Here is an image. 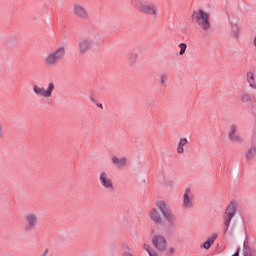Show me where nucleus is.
I'll use <instances>...</instances> for the list:
<instances>
[{
	"mask_svg": "<svg viewBox=\"0 0 256 256\" xmlns=\"http://www.w3.org/2000/svg\"><path fill=\"white\" fill-rule=\"evenodd\" d=\"M78 49L80 55H85L87 51H91L93 49V40L91 38H82L78 42Z\"/></svg>",
	"mask_w": 256,
	"mask_h": 256,
	"instance_id": "obj_13",
	"label": "nucleus"
},
{
	"mask_svg": "<svg viewBox=\"0 0 256 256\" xmlns=\"http://www.w3.org/2000/svg\"><path fill=\"white\" fill-rule=\"evenodd\" d=\"M149 217L156 225H163V218H161V214H159L157 208H153L149 212Z\"/></svg>",
	"mask_w": 256,
	"mask_h": 256,
	"instance_id": "obj_15",
	"label": "nucleus"
},
{
	"mask_svg": "<svg viewBox=\"0 0 256 256\" xmlns=\"http://www.w3.org/2000/svg\"><path fill=\"white\" fill-rule=\"evenodd\" d=\"M130 5L144 15H151L152 17H157L158 12L157 6H155V4L143 2L141 0H130Z\"/></svg>",
	"mask_w": 256,
	"mask_h": 256,
	"instance_id": "obj_4",
	"label": "nucleus"
},
{
	"mask_svg": "<svg viewBox=\"0 0 256 256\" xmlns=\"http://www.w3.org/2000/svg\"><path fill=\"white\" fill-rule=\"evenodd\" d=\"M180 51H179V55H185V51H187V44L186 43H180L178 45Z\"/></svg>",
	"mask_w": 256,
	"mask_h": 256,
	"instance_id": "obj_25",
	"label": "nucleus"
},
{
	"mask_svg": "<svg viewBox=\"0 0 256 256\" xmlns=\"http://www.w3.org/2000/svg\"><path fill=\"white\" fill-rule=\"evenodd\" d=\"M6 43H7V45H9V40H7V42H6Z\"/></svg>",
	"mask_w": 256,
	"mask_h": 256,
	"instance_id": "obj_35",
	"label": "nucleus"
},
{
	"mask_svg": "<svg viewBox=\"0 0 256 256\" xmlns=\"http://www.w3.org/2000/svg\"><path fill=\"white\" fill-rule=\"evenodd\" d=\"M149 256H159V254H157L156 251L154 250L153 252H150Z\"/></svg>",
	"mask_w": 256,
	"mask_h": 256,
	"instance_id": "obj_28",
	"label": "nucleus"
},
{
	"mask_svg": "<svg viewBox=\"0 0 256 256\" xmlns=\"http://www.w3.org/2000/svg\"><path fill=\"white\" fill-rule=\"evenodd\" d=\"M32 91L36 97H45V99H51L53 92L55 91V84L49 82L47 88H43L37 84L32 86Z\"/></svg>",
	"mask_w": 256,
	"mask_h": 256,
	"instance_id": "obj_6",
	"label": "nucleus"
},
{
	"mask_svg": "<svg viewBox=\"0 0 256 256\" xmlns=\"http://www.w3.org/2000/svg\"><path fill=\"white\" fill-rule=\"evenodd\" d=\"M12 41H13V43H15V41H17V39L16 38H12Z\"/></svg>",
	"mask_w": 256,
	"mask_h": 256,
	"instance_id": "obj_33",
	"label": "nucleus"
},
{
	"mask_svg": "<svg viewBox=\"0 0 256 256\" xmlns=\"http://www.w3.org/2000/svg\"><path fill=\"white\" fill-rule=\"evenodd\" d=\"M245 157H246L247 161H255L256 147L255 146H250V148H248L246 150Z\"/></svg>",
	"mask_w": 256,
	"mask_h": 256,
	"instance_id": "obj_20",
	"label": "nucleus"
},
{
	"mask_svg": "<svg viewBox=\"0 0 256 256\" xmlns=\"http://www.w3.org/2000/svg\"><path fill=\"white\" fill-rule=\"evenodd\" d=\"M239 100L241 101V103H249V101H251V95H249V93L247 92H242L239 95Z\"/></svg>",
	"mask_w": 256,
	"mask_h": 256,
	"instance_id": "obj_24",
	"label": "nucleus"
},
{
	"mask_svg": "<svg viewBox=\"0 0 256 256\" xmlns=\"http://www.w3.org/2000/svg\"><path fill=\"white\" fill-rule=\"evenodd\" d=\"M67 56V48L65 46H58L52 51L48 52L44 57V65L47 67H57L61 61Z\"/></svg>",
	"mask_w": 256,
	"mask_h": 256,
	"instance_id": "obj_2",
	"label": "nucleus"
},
{
	"mask_svg": "<svg viewBox=\"0 0 256 256\" xmlns=\"http://www.w3.org/2000/svg\"><path fill=\"white\" fill-rule=\"evenodd\" d=\"M239 209V203L235 200L231 201L223 214V223H224V233L229 231V227H231V221L235 218L237 210Z\"/></svg>",
	"mask_w": 256,
	"mask_h": 256,
	"instance_id": "obj_3",
	"label": "nucleus"
},
{
	"mask_svg": "<svg viewBox=\"0 0 256 256\" xmlns=\"http://www.w3.org/2000/svg\"><path fill=\"white\" fill-rule=\"evenodd\" d=\"M111 161L112 165L117 169H125V167H127V163H129V158H127V156H123L121 158L112 156Z\"/></svg>",
	"mask_w": 256,
	"mask_h": 256,
	"instance_id": "obj_14",
	"label": "nucleus"
},
{
	"mask_svg": "<svg viewBox=\"0 0 256 256\" xmlns=\"http://www.w3.org/2000/svg\"><path fill=\"white\" fill-rule=\"evenodd\" d=\"M189 143V140L187 138H180L177 146H176V152L178 155H183L185 153V147H187V144Z\"/></svg>",
	"mask_w": 256,
	"mask_h": 256,
	"instance_id": "obj_16",
	"label": "nucleus"
},
{
	"mask_svg": "<svg viewBox=\"0 0 256 256\" xmlns=\"http://www.w3.org/2000/svg\"><path fill=\"white\" fill-rule=\"evenodd\" d=\"M39 224V216L36 213H27L24 216V232L33 233Z\"/></svg>",
	"mask_w": 256,
	"mask_h": 256,
	"instance_id": "obj_7",
	"label": "nucleus"
},
{
	"mask_svg": "<svg viewBox=\"0 0 256 256\" xmlns=\"http://www.w3.org/2000/svg\"><path fill=\"white\" fill-rule=\"evenodd\" d=\"M239 131V126L237 124H231L228 131V139L231 143L241 145L243 143V138L237 133Z\"/></svg>",
	"mask_w": 256,
	"mask_h": 256,
	"instance_id": "obj_11",
	"label": "nucleus"
},
{
	"mask_svg": "<svg viewBox=\"0 0 256 256\" xmlns=\"http://www.w3.org/2000/svg\"><path fill=\"white\" fill-rule=\"evenodd\" d=\"M192 23L198 25L201 31L209 33L211 31V15L203 9H197L192 12Z\"/></svg>",
	"mask_w": 256,
	"mask_h": 256,
	"instance_id": "obj_1",
	"label": "nucleus"
},
{
	"mask_svg": "<svg viewBox=\"0 0 256 256\" xmlns=\"http://www.w3.org/2000/svg\"><path fill=\"white\" fill-rule=\"evenodd\" d=\"M167 79H168L167 74H161L160 75V84L165 85V83H167Z\"/></svg>",
	"mask_w": 256,
	"mask_h": 256,
	"instance_id": "obj_27",
	"label": "nucleus"
},
{
	"mask_svg": "<svg viewBox=\"0 0 256 256\" xmlns=\"http://www.w3.org/2000/svg\"><path fill=\"white\" fill-rule=\"evenodd\" d=\"M127 60H128V65H130V67H133V65L137 63V53L136 52L128 53Z\"/></svg>",
	"mask_w": 256,
	"mask_h": 256,
	"instance_id": "obj_21",
	"label": "nucleus"
},
{
	"mask_svg": "<svg viewBox=\"0 0 256 256\" xmlns=\"http://www.w3.org/2000/svg\"><path fill=\"white\" fill-rule=\"evenodd\" d=\"M156 207L159 209L160 213L162 214L165 221H167V223H169L170 225H177V215H175L173 211L169 209L166 201H158Z\"/></svg>",
	"mask_w": 256,
	"mask_h": 256,
	"instance_id": "obj_5",
	"label": "nucleus"
},
{
	"mask_svg": "<svg viewBox=\"0 0 256 256\" xmlns=\"http://www.w3.org/2000/svg\"><path fill=\"white\" fill-rule=\"evenodd\" d=\"M219 237L218 233H213L212 236L208 237V239L201 245L203 249H211V245L215 243V240Z\"/></svg>",
	"mask_w": 256,
	"mask_h": 256,
	"instance_id": "obj_17",
	"label": "nucleus"
},
{
	"mask_svg": "<svg viewBox=\"0 0 256 256\" xmlns=\"http://www.w3.org/2000/svg\"><path fill=\"white\" fill-rule=\"evenodd\" d=\"M230 27H231V31L234 39H239V36H240L239 25H237V22L235 21L234 18L230 20Z\"/></svg>",
	"mask_w": 256,
	"mask_h": 256,
	"instance_id": "obj_18",
	"label": "nucleus"
},
{
	"mask_svg": "<svg viewBox=\"0 0 256 256\" xmlns=\"http://www.w3.org/2000/svg\"><path fill=\"white\" fill-rule=\"evenodd\" d=\"M193 191H191L190 188L185 189L183 194V202L182 207L183 209H193L194 203H193Z\"/></svg>",
	"mask_w": 256,
	"mask_h": 256,
	"instance_id": "obj_12",
	"label": "nucleus"
},
{
	"mask_svg": "<svg viewBox=\"0 0 256 256\" xmlns=\"http://www.w3.org/2000/svg\"><path fill=\"white\" fill-rule=\"evenodd\" d=\"M2 136H3V132H0V139H1Z\"/></svg>",
	"mask_w": 256,
	"mask_h": 256,
	"instance_id": "obj_34",
	"label": "nucleus"
},
{
	"mask_svg": "<svg viewBox=\"0 0 256 256\" xmlns=\"http://www.w3.org/2000/svg\"><path fill=\"white\" fill-rule=\"evenodd\" d=\"M99 183L103 189L107 191H115V185L113 184V180L109 177L107 172L102 171L99 174Z\"/></svg>",
	"mask_w": 256,
	"mask_h": 256,
	"instance_id": "obj_9",
	"label": "nucleus"
},
{
	"mask_svg": "<svg viewBox=\"0 0 256 256\" xmlns=\"http://www.w3.org/2000/svg\"><path fill=\"white\" fill-rule=\"evenodd\" d=\"M97 107H99L100 109H103V104H97Z\"/></svg>",
	"mask_w": 256,
	"mask_h": 256,
	"instance_id": "obj_30",
	"label": "nucleus"
},
{
	"mask_svg": "<svg viewBox=\"0 0 256 256\" xmlns=\"http://www.w3.org/2000/svg\"><path fill=\"white\" fill-rule=\"evenodd\" d=\"M0 133H3V125L0 124Z\"/></svg>",
	"mask_w": 256,
	"mask_h": 256,
	"instance_id": "obj_31",
	"label": "nucleus"
},
{
	"mask_svg": "<svg viewBox=\"0 0 256 256\" xmlns=\"http://www.w3.org/2000/svg\"><path fill=\"white\" fill-rule=\"evenodd\" d=\"M48 251L44 250L43 253L40 256H47Z\"/></svg>",
	"mask_w": 256,
	"mask_h": 256,
	"instance_id": "obj_29",
	"label": "nucleus"
},
{
	"mask_svg": "<svg viewBox=\"0 0 256 256\" xmlns=\"http://www.w3.org/2000/svg\"><path fill=\"white\" fill-rule=\"evenodd\" d=\"M90 39L92 41V44L95 43L97 45L101 43V41H103V35L101 34V32L96 31Z\"/></svg>",
	"mask_w": 256,
	"mask_h": 256,
	"instance_id": "obj_22",
	"label": "nucleus"
},
{
	"mask_svg": "<svg viewBox=\"0 0 256 256\" xmlns=\"http://www.w3.org/2000/svg\"><path fill=\"white\" fill-rule=\"evenodd\" d=\"M174 252H175V249L170 248V253H174Z\"/></svg>",
	"mask_w": 256,
	"mask_h": 256,
	"instance_id": "obj_32",
	"label": "nucleus"
},
{
	"mask_svg": "<svg viewBox=\"0 0 256 256\" xmlns=\"http://www.w3.org/2000/svg\"><path fill=\"white\" fill-rule=\"evenodd\" d=\"M152 243L155 249H157V251H159L160 253L167 251V238H165V236L161 234L154 235Z\"/></svg>",
	"mask_w": 256,
	"mask_h": 256,
	"instance_id": "obj_10",
	"label": "nucleus"
},
{
	"mask_svg": "<svg viewBox=\"0 0 256 256\" xmlns=\"http://www.w3.org/2000/svg\"><path fill=\"white\" fill-rule=\"evenodd\" d=\"M143 249H144V251L148 252V255H151V253H153V251H155L153 248H151V246H149V244H144Z\"/></svg>",
	"mask_w": 256,
	"mask_h": 256,
	"instance_id": "obj_26",
	"label": "nucleus"
},
{
	"mask_svg": "<svg viewBox=\"0 0 256 256\" xmlns=\"http://www.w3.org/2000/svg\"><path fill=\"white\" fill-rule=\"evenodd\" d=\"M243 255L244 256H251V246L249 245V239L244 240Z\"/></svg>",
	"mask_w": 256,
	"mask_h": 256,
	"instance_id": "obj_23",
	"label": "nucleus"
},
{
	"mask_svg": "<svg viewBox=\"0 0 256 256\" xmlns=\"http://www.w3.org/2000/svg\"><path fill=\"white\" fill-rule=\"evenodd\" d=\"M246 81L251 89H256L255 73L253 71L246 73Z\"/></svg>",
	"mask_w": 256,
	"mask_h": 256,
	"instance_id": "obj_19",
	"label": "nucleus"
},
{
	"mask_svg": "<svg viewBox=\"0 0 256 256\" xmlns=\"http://www.w3.org/2000/svg\"><path fill=\"white\" fill-rule=\"evenodd\" d=\"M72 11L75 17H77L78 19H89V10H87V6L85 4L75 2L73 4Z\"/></svg>",
	"mask_w": 256,
	"mask_h": 256,
	"instance_id": "obj_8",
	"label": "nucleus"
}]
</instances>
